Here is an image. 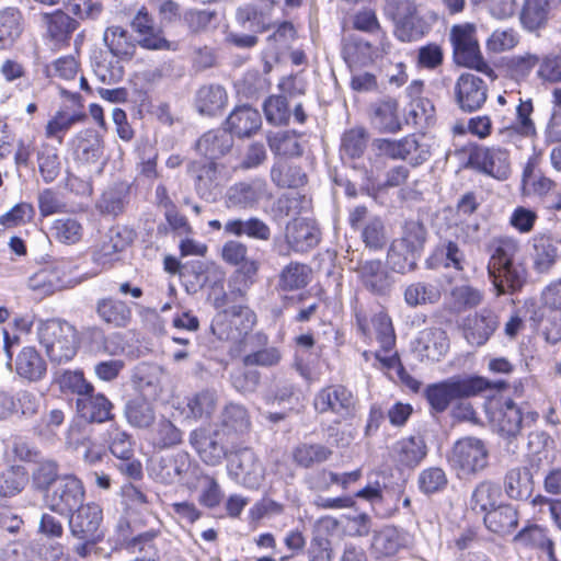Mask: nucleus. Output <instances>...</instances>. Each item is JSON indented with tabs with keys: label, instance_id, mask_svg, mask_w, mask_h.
<instances>
[{
	"label": "nucleus",
	"instance_id": "obj_1",
	"mask_svg": "<svg viewBox=\"0 0 561 561\" xmlns=\"http://www.w3.org/2000/svg\"><path fill=\"white\" fill-rule=\"evenodd\" d=\"M486 251L490 255L488 276L496 295L519 291L527 279L526 266L517 260L520 253L519 242L513 238L494 239L488 244Z\"/></svg>",
	"mask_w": 561,
	"mask_h": 561
},
{
	"label": "nucleus",
	"instance_id": "obj_2",
	"mask_svg": "<svg viewBox=\"0 0 561 561\" xmlns=\"http://www.w3.org/2000/svg\"><path fill=\"white\" fill-rule=\"evenodd\" d=\"M504 381L491 382L484 377H451L445 381L427 386L425 397L436 412L445 411L453 400L469 398L491 389H502Z\"/></svg>",
	"mask_w": 561,
	"mask_h": 561
},
{
	"label": "nucleus",
	"instance_id": "obj_3",
	"mask_svg": "<svg viewBox=\"0 0 561 561\" xmlns=\"http://www.w3.org/2000/svg\"><path fill=\"white\" fill-rule=\"evenodd\" d=\"M37 337L49 359L57 364L71 360L80 344L78 332L73 325L54 319L39 322Z\"/></svg>",
	"mask_w": 561,
	"mask_h": 561
},
{
	"label": "nucleus",
	"instance_id": "obj_4",
	"mask_svg": "<svg viewBox=\"0 0 561 561\" xmlns=\"http://www.w3.org/2000/svg\"><path fill=\"white\" fill-rule=\"evenodd\" d=\"M486 443L478 437L458 439L449 456V463L459 479H473L489 466Z\"/></svg>",
	"mask_w": 561,
	"mask_h": 561
},
{
	"label": "nucleus",
	"instance_id": "obj_5",
	"mask_svg": "<svg viewBox=\"0 0 561 561\" xmlns=\"http://www.w3.org/2000/svg\"><path fill=\"white\" fill-rule=\"evenodd\" d=\"M450 37L457 64L476 69L491 80L496 78L494 70L483 60L473 24L455 25L451 28Z\"/></svg>",
	"mask_w": 561,
	"mask_h": 561
},
{
	"label": "nucleus",
	"instance_id": "obj_6",
	"mask_svg": "<svg viewBox=\"0 0 561 561\" xmlns=\"http://www.w3.org/2000/svg\"><path fill=\"white\" fill-rule=\"evenodd\" d=\"M72 272L71 263L58 261L30 276L27 286L38 296H48L58 290L76 286L79 282L72 275Z\"/></svg>",
	"mask_w": 561,
	"mask_h": 561
},
{
	"label": "nucleus",
	"instance_id": "obj_7",
	"mask_svg": "<svg viewBox=\"0 0 561 561\" xmlns=\"http://www.w3.org/2000/svg\"><path fill=\"white\" fill-rule=\"evenodd\" d=\"M83 500V483L73 474L61 476L45 496L48 508L59 515H69Z\"/></svg>",
	"mask_w": 561,
	"mask_h": 561
},
{
	"label": "nucleus",
	"instance_id": "obj_8",
	"mask_svg": "<svg viewBox=\"0 0 561 561\" xmlns=\"http://www.w3.org/2000/svg\"><path fill=\"white\" fill-rule=\"evenodd\" d=\"M373 146L378 154L392 160H407L413 167L422 164L431 156L428 146L420 142L415 135H409L401 139H375Z\"/></svg>",
	"mask_w": 561,
	"mask_h": 561
},
{
	"label": "nucleus",
	"instance_id": "obj_9",
	"mask_svg": "<svg viewBox=\"0 0 561 561\" xmlns=\"http://www.w3.org/2000/svg\"><path fill=\"white\" fill-rule=\"evenodd\" d=\"M313 407L319 413H333L340 423L355 415L356 398L346 387L332 385L322 388L314 396Z\"/></svg>",
	"mask_w": 561,
	"mask_h": 561
},
{
	"label": "nucleus",
	"instance_id": "obj_10",
	"mask_svg": "<svg viewBox=\"0 0 561 561\" xmlns=\"http://www.w3.org/2000/svg\"><path fill=\"white\" fill-rule=\"evenodd\" d=\"M270 197L268 186L264 179L255 178L240 181L229 186L225 194V206L228 209H253L259 203Z\"/></svg>",
	"mask_w": 561,
	"mask_h": 561
},
{
	"label": "nucleus",
	"instance_id": "obj_11",
	"mask_svg": "<svg viewBox=\"0 0 561 561\" xmlns=\"http://www.w3.org/2000/svg\"><path fill=\"white\" fill-rule=\"evenodd\" d=\"M69 515V528L75 538L87 542H99L103 539L104 533L100 528L103 516L99 505H80L76 513Z\"/></svg>",
	"mask_w": 561,
	"mask_h": 561
},
{
	"label": "nucleus",
	"instance_id": "obj_12",
	"mask_svg": "<svg viewBox=\"0 0 561 561\" xmlns=\"http://www.w3.org/2000/svg\"><path fill=\"white\" fill-rule=\"evenodd\" d=\"M320 229L314 221L305 218H296L288 222L285 229L286 247L279 250L280 255H289L290 252L306 253L317 247L320 241Z\"/></svg>",
	"mask_w": 561,
	"mask_h": 561
},
{
	"label": "nucleus",
	"instance_id": "obj_13",
	"mask_svg": "<svg viewBox=\"0 0 561 561\" xmlns=\"http://www.w3.org/2000/svg\"><path fill=\"white\" fill-rule=\"evenodd\" d=\"M455 102L462 112L472 113L482 107L488 98V87L473 73H462L454 87Z\"/></svg>",
	"mask_w": 561,
	"mask_h": 561
},
{
	"label": "nucleus",
	"instance_id": "obj_14",
	"mask_svg": "<svg viewBox=\"0 0 561 561\" xmlns=\"http://www.w3.org/2000/svg\"><path fill=\"white\" fill-rule=\"evenodd\" d=\"M230 473L248 488H257L264 479V468L249 448L236 451L229 460Z\"/></svg>",
	"mask_w": 561,
	"mask_h": 561
},
{
	"label": "nucleus",
	"instance_id": "obj_15",
	"mask_svg": "<svg viewBox=\"0 0 561 561\" xmlns=\"http://www.w3.org/2000/svg\"><path fill=\"white\" fill-rule=\"evenodd\" d=\"M518 101L514 117L503 116L501 119L499 133L508 141H515L518 137H529L536 134L535 123L530 117L534 111L531 100L523 101L518 99Z\"/></svg>",
	"mask_w": 561,
	"mask_h": 561
},
{
	"label": "nucleus",
	"instance_id": "obj_16",
	"mask_svg": "<svg viewBox=\"0 0 561 561\" xmlns=\"http://www.w3.org/2000/svg\"><path fill=\"white\" fill-rule=\"evenodd\" d=\"M220 437L221 434L218 430L210 431L207 427H199L191 433L190 443L205 463L216 466L227 455Z\"/></svg>",
	"mask_w": 561,
	"mask_h": 561
},
{
	"label": "nucleus",
	"instance_id": "obj_17",
	"mask_svg": "<svg viewBox=\"0 0 561 561\" xmlns=\"http://www.w3.org/2000/svg\"><path fill=\"white\" fill-rule=\"evenodd\" d=\"M187 172L194 181L196 194L205 201L214 199L219 186L217 163L215 161H192L187 165Z\"/></svg>",
	"mask_w": 561,
	"mask_h": 561
},
{
	"label": "nucleus",
	"instance_id": "obj_18",
	"mask_svg": "<svg viewBox=\"0 0 561 561\" xmlns=\"http://www.w3.org/2000/svg\"><path fill=\"white\" fill-rule=\"evenodd\" d=\"M473 160L482 172L497 180H506L511 174L507 150L501 148H480L476 151Z\"/></svg>",
	"mask_w": 561,
	"mask_h": 561
},
{
	"label": "nucleus",
	"instance_id": "obj_19",
	"mask_svg": "<svg viewBox=\"0 0 561 561\" xmlns=\"http://www.w3.org/2000/svg\"><path fill=\"white\" fill-rule=\"evenodd\" d=\"M448 337L439 328L425 329L415 340L414 350L427 360L438 362L448 351Z\"/></svg>",
	"mask_w": 561,
	"mask_h": 561
},
{
	"label": "nucleus",
	"instance_id": "obj_20",
	"mask_svg": "<svg viewBox=\"0 0 561 561\" xmlns=\"http://www.w3.org/2000/svg\"><path fill=\"white\" fill-rule=\"evenodd\" d=\"M560 2L561 0H524L520 12L523 26L529 32L543 28L551 12L558 8Z\"/></svg>",
	"mask_w": 561,
	"mask_h": 561
},
{
	"label": "nucleus",
	"instance_id": "obj_21",
	"mask_svg": "<svg viewBox=\"0 0 561 561\" xmlns=\"http://www.w3.org/2000/svg\"><path fill=\"white\" fill-rule=\"evenodd\" d=\"M499 325L497 316L490 309H482L468 320L465 336L471 345L481 346L486 343Z\"/></svg>",
	"mask_w": 561,
	"mask_h": 561
},
{
	"label": "nucleus",
	"instance_id": "obj_22",
	"mask_svg": "<svg viewBox=\"0 0 561 561\" xmlns=\"http://www.w3.org/2000/svg\"><path fill=\"white\" fill-rule=\"evenodd\" d=\"M224 314L229 318V322L233 325L228 332L221 331L220 339L239 341L252 330L256 322L255 313L247 306L234 305L224 309Z\"/></svg>",
	"mask_w": 561,
	"mask_h": 561
},
{
	"label": "nucleus",
	"instance_id": "obj_23",
	"mask_svg": "<svg viewBox=\"0 0 561 561\" xmlns=\"http://www.w3.org/2000/svg\"><path fill=\"white\" fill-rule=\"evenodd\" d=\"M537 414L528 413L523 415L520 408L511 399L506 400L497 410L494 416L500 433L506 436H516L524 422L535 421Z\"/></svg>",
	"mask_w": 561,
	"mask_h": 561
},
{
	"label": "nucleus",
	"instance_id": "obj_24",
	"mask_svg": "<svg viewBox=\"0 0 561 561\" xmlns=\"http://www.w3.org/2000/svg\"><path fill=\"white\" fill-rule=\"evenodd\" d=\"M95 312L106 325L122 329L131 321V309L122 300L106 297L96 301Z\"/></svg>",
	"mask_w": 561,
	"mask_h": 561
},
{
	"label": "nucleus",
	"instance_id": "obj_25",
	"mask_svg": "<svg viewBox=\"0 0 561 561\" xmlns=\"http://www.w3.org/2000/svg\"><path fill=\"white\" fill-rule=\"evenodd\" d=\"M559 260V249L548 236L535 237L533 240L531 264L538 274H548Z\"/></svg>",
	"mask_w": 561,
	"mask_h": 561
},
{
	"label": "nucleus",
	"instance_id": "obj_26",
	"mask_svg": "<svg viewBox=\"0 0 561 561\" xmlns=\"http://www.w3.org/2000/svg\"><path fill=\"white\" fill-rule=\"evenodd\" d=\"M75 154L82 163L95 164L104 154L102 136L94 129L80 131L75 140Z\"/></svg>",
	"mask_w": 561,
	"mask_h": 561
},
{
	"label": "nucleus",
	"instance_id": "obj_27",
	"mask_svg": "<svg viewBox=\"0 0 561 561\" xmlns=\"http://www.w3.org/2000/svg\"><path fill=\"white\" fill-rule=\"evenodd\" d=\"M42 21L46 27L47 37L56 44L67 43L79 26L76 19L60 10L43 13Z\"/></svg>",
	"mask_w": 561,
	"mask_h": 561
},
{
	"label": "nucleus",
	"instance_id": "obj_28",
	"mask_svg": "<svg viewBox=\"0 0 561 561\" xmlns=\"http://www.w3.org/2000/svg\"><path fill=\"white\" fill-rule=\"evenodd\" d=\"M15 371L28 381H38L46 375L47 364L35 347L25 346L16 355Z\"/></svg>",
	"mask_w": 561,
	"mask_h": 561
},
{
	"label": "nucleus",
	"instance_id": "obj_29",
	"mask_svg": "<svg viewBox=\"0 0 561 561\" xmlns=\"http://www.w3.org/2000/svg\"><path fill=\"white\" fill-rule=\"evenodd\" d=\"M77 410L82 419L88 422L102 423L112 417V403L102 393L90 392L77 399Z\"/></svg>",
	"mask_w": 561,
	"mask_h": 561
},
{
	"label": "nucleus",
	"instance_id": "obj_30",
	"mask_svg": "<svg viewBox=\"0 0 561 561\" xmlns=\"http://www.w3.org/2000/svg\"><path fill=\"white\" fill-rule=\"evenodd\" d=\"M393 458L402 466L416 467L427 455L422 436H410L398 440L392 447Z\"/></svg>",
	"mask_w": 561,
	"mask_h": 561
},
{
	"label": "nucleus",
	"instance_id": "obj_31",
	"mask_svg": "<svg viewBox=\"0 0 561 561\" xmlns=\"http://www.w3.org/2000/svg\"><path fill=\"white\" fill-rule=\"evenodd\" d=\"M484 524L492 533L505 536L518 526V512L512 504H500L484 515Z\"/></svg>",
	"mask_w": 561,
	"mask_h": 561
},
{
	"label": "nucleus",
	"instance_id": "obj_32",
	"mask_svg": "<svg viewBox=\"0 0 561 561\" xmlns=\"http://www.w3.org/2000/svg\"><path fill=\"white\" fill-rule=\"evenodd\" d=\"M233 146V138L230 133L226 130H209L205 133L196 142V150L209 159V161H214L227 152Z\"/></svg>",
	"mask_w": 561,
	"mask_h": 561
},
{
	"label": "nucleus",
	"instance_id": "obj_33",
	"mask_svg": "<svg viewBox=\"0 0 561 561\" xmlns=\"http://www.w3.org/2000/svg\"><path fill=\"white\" fill-rule=\"evenodd\" d=\"M504 491L512 500H527L534 491V479L527 467L508 470L504 477Z\"/></svg>",
	"mask_w": 561,
	"mask_h": 561
},
{
	"label": "nucleus",
	"instance_id": "obj_34",
	"mask_svg": "<svg viewBox=\"0 0 561 561\" xmlns=\"http://www.w3.org/2000/svg\"><path fill=\"white\" fill-rule=\"evenodd\" d=\"M357 273L364 286L371 293L382 295L391 287L390 277L379 260L360 263Z\"/></svg>",
	"mask_w": 561,
	"mask_h": 561
},
{
	"label": "nucleus",
	"instance_id": "obj_35",
	"mask_svg": "<svg viewBox=\"0 0 561 561\" xmlns=\"http://www.w3.org/2000/svg\"><path fill=\"white\" fill-rule=\"evenodd\" d=\"M228 95L219 84L203 85L196 93L195 104L201 114L215 116L227 105Z\"/></svg>",
	"mask_w": 561,
	"mask_h": 561
},
{
	"label": "nucleus",
	"instance_id": "obj_36",
	"mask_svg": "<svg viewBox=\"0 0 561 561\" xmlns=\"http://www.w3.org/2000/svg\"><path fill=\"white\" fill-rule=\"evenodd\" d=\"M262 124L259 111L250 106H239L228 116L227 125L230 133L238 137H248L255 133Z\"/></svg>",
	"mask_w": 561,
	"mask_h": 561
},
{
	"label": "nucleus",
	"instance_id": "obj_37",
	"mask_svg": "<svg viewBox=\"0 0 561 561\" xmlns=\"http://www.w3.org/2000/svg\"><path fill=\"white\" fill-rule=\"evenodd\" d=\"M371 123L383 133H397L401 125L398 117V102L387 98L371 105Z\"/></svg>",
	"mask_w": 561,
	"mask_h": 561
},
{
	"label": "nucleus",
	"instance_id": "obj_38",
	"mask_svg": "<svg viewBox=\"0 0 561 561\" xmlns=\"http://www.w3.org/2000/svg\"><path fill=\"white\" fill-rule=\"evenodd\" d=\"M226 234L241 237L243 234L249 238L267 241L271 237L270 227L260 218L251 217L247 220L241 218L229 219L224 225Z\"/></svg>",
	"mask_w": 561,
	"mask_h": 561
},
{
	"label": "nucleus",
	"instance_id": "obj_39",
	"mask_svg": "<svg viewBox=\"0 0 561 561\" xmlns=\"http://www.w3.org/2000/svg\"><path fill=\"white\" fill-rule=\"evenodd\" d=\"M311 280V268L300 262H290L278 275L277 287L283 291L305 288Z\"/></svg>",
	"mask_w": 561,
	"mask_h": 561
},
{
	"label": "nucleus",
	"instance_id": "obj_40",
	"mask_svg": "<svg viewBox=\"0 0 561 561\" xmlns=\"http://www.w3.org/2000/svg\"><path fill=\"white\" fill-rule=\"evenodd\" d=\"M24 31V18L15 7L0 10V42L3 46L12 45Z\"/></svg>",
	"mask_w": 561,
	"mask_h": 561
},
{
	"label": "nucleus",
	"instance_id": "obj_41",
	"mask_svg": "<svg viewBox=\"0 0 561 561\" xmlns=\"http://www.w3.org/2000/svg\"><path fill=\"white\" fill-rule=\"evenodd\" d=\"M220 424L227 433L243 434L251 426L249 412L242 404L230 402L221 412Z\"/></svg>",
	"mask_w": 561,
	"mask_h": 561
},
{
	"label": "nucleus",
	"instance_id": "obj_42",
	"mask_svg": "<svg viewBox=\"0 0 561 561\" xmlns=\"http://www.w3.org/2000/svg\"><path fill=\"white\" fill-rule=\"evenodd\" d=\"M403 547V536L394 526H386L374 535L371 548L378 557H392Z\"/></svg>",
	"mask_w": 561,
	"mask_h": 561
},
{
	"label": "nucleus",
	"instance_id": "obj_43",
	"mask_svg": "<svg viewBox=\"0 0 561 561\" xmlns=\"http://www.w3.org/2000/svg\"><path fill=\"white\" fill-rule=\"evenodd\" d=\"M103 42L114 56L121 58L131 57L136 49L128 32L121 26L107 27L103 35Z\"/></svg>",
	"mask_w": 561,
	"mask_h": 561
},
{
	"label": "nucleus",
	"instance_id": "obj_44",
	"mask_svg": "<svg viewBox=\"0 0 561 561\" xmlns=\"http://www.w3.org/2000/svg\"><path fill=\"white\" fill-rule=\"evenodd\" d=\"M442 297L440 288L432 283L416 282L404 290V301L410 307L436 304Z\"/></svg>",
	"mask_w": 561,
	"mask_h": 561
},
{
	"label": "nucleus",
	"instance_id": "obj_45",
	"mask_svg": "<svg viewBox=\"0 0 561 561\" xmlns=\"http://www.w3.org/2000/svg\"><path fill=\"white\" fill-rule=\"evenodd\" d=\"M502 496L501 488L492 481L484 480L477 484L471 495L473 510L485 512L493 510Z\"/></svg>",
	"mask_w": 561,
	"mask_h": 561
},
{
	"label": "nucleus",
	"instance_id": "obj_46",
	"mask_svg": "<svg viewBox=\"0 0 561 561\" xmlns=\"http://www.w3.org/2000/svg\"><path fill=\"white\" fill-rule=\"evenodd\" d=\"M27 482L23 466L13 465L0 471V496L11 497L19 494Z\"/></svg>",
	"mask_w": 561,
	"mask_h": 561
},
{
	"label": "nucleus",
	"instance_id": "obj_47",
	"mask_svg": "<svg viewBox=\"0 0 561 561\" xmlns=\"http://www.w3.org/2000/svg\"><path fill=\"white\" fill-rule=\"evenodd\" d=\"M343 57L350 67L365 66L373 60V47L359 37H348L343 45Z\"/></svg>",
	"mask_w": 561,
	"mask_h": 561
},
{
	"label": "nucleus",
	"instance_id": "obj_48",
	"mask_svg": "<svg viewBox=\"0 0 561 561\" xmlns=\"http://www.w3.org/2000/svg\"><path fill=\"white\" fill-rule=\"evenodd\" d=\"M332 450L320 444H301L294 449L293 456L297 465L310 468L327 461Z\"/></svg>",
	"mask_w": 561,
	"mask_h": 561
},
{
	"label": "nucleus",
	"instance_id": "obj_49",
	"mask_svg": "<svg viewBox=\"0 0 561 561\" xmlns=\"http://www.w3.org/2000/svg\"><path fill=\"white\" fill-rule=\"evenodd\" d=\"M376 339L380 344L378 352L381 355H390L397 353L393 348L396 345V334L392 327L391 319L385 313L375 314L371 319Z\"/></svg>",
	"mask_w": 561,
	"mask_h": 561
},
{
	"label": "nucleus",
	"instance_id": "obj_50",
	"mask_svg": "<svg viewBox=\"0 0 561 561\" xmlns=\"http://www.w3.org/2000/svg\"><path fill=\"white\" fill-rule=\"evenodd\" d=\"M125 414L127 421L136 427H148L154 421L151 403L145 398H135L127 402Z\"/></svg>",
	"mask_w": 561,
	"mask_h": 561
},
{
	"label": "nucleus",
	"instance_id": "obj_51",
	"mask_svg": "<svg viewBox=\"0 0 561 561\" xmlns=\"http://www.w3.org/2000/svg\"><path fill=\"white\" fill-rule=\"evenodd\" d=\"M426 236L427 232L422 222L409 220L403 226L402 237L396 240V242L405 248L407 252H412L416 255L423 249Z\"/></svg>",
	"mask_w": 561,
	"mask_h": 561
},
{
	"label": "nucleus",
	"instance_id": "obj_52",
	"mask_svg": "<svg viewBox=\"0 0 561 561\" xmlns=\"http://www.w3.org/2000/svg\"><path fill=\"white\" fill-rule=\"evenodd\" d=\"M84 113H68L58 111L51 119L48 121L45 135L47 138H56L59 144L62 141V134L66 133L73 124L82 122L85 118Z\"/></svg>",
	"mask_w": 561,
	"mask_h": 561
},
{
	"label": "nucleus",
	"instance_id": "obj_53",
	"mask_svg": "<svg viewBox=\"0 0 561 561\" xmlns=\"http://www.w3.org/2000/svg\"><path fill=\"white\" fill-rule=\"evenodd\" d=\"M271 180L278 187H300L307 183V174L296 165H274L271 170Z\"/></svg>",
	"mask_w": 561,
	"mask_h": 561
},
{
	"label": "nucleus",
	"instance_id": "obj_54",
	"mask_svg": "<svg viewBox=\"0 0 561 561\" xmlns=\"http://www.w3.org/2000/svg\"><path fill=\"white\" fill-rule=\"evenodd\" d=\"M530 319L542 323L547 342L556 344L561 341V309H543L539 316L535 312Z\"/></svg>",
	"mask_w": 561,
	"mask_h": 561
},
{
	"label": "nucleus",
	"instance_id": "obj_55",
	"mask_svg": "<svg viewBox=\"0 0 561 561\" xmlns=\"http://www.w3.org/2000/svg\"><path fill=\"white\" fill-rule=\"evenodd\" d=\"M271 150L286 158L298 157L302 153L301 145L295 134L288 131L277 133L268 137Z\"/></svg>",
	"mask_w": 561,
	"mask_h": 561
},
{
	"label": "nucleus",
	"instance_id": "obj_56",
	"mask_svg": "<svg viewBox=\"0 0 561 561\" xmlns=\"http://www.w3.org/2000/svg\"><path fill=\"white\" fill-rule=\"evenodd\" d=\"M360 237L365 245L371 250H380L387 243L383 221L380 217H371L362 227Z\"/></svg>",
	"mask_w": 561,
	"mask_h": 561
},
{
	"label": "nucleus",
	"instance_id": "obj_57",
	"mask_svg": "<svg viewBox=\"0 0 561 561\" xmlns=\"http://www.w3.org/2000/svg\"><path fill=\"white\" fill-rule=\"evenodd\" d=\"M130 241V231L127 229H110L99 248L100 256L110 259L112 255L125 250Z\"/></svg>",
	"mask_w": 561,
	"mask_h": 561
},
{
	"label": "nucleus",
	"instance_id": "obj_58",
	"mask_svg": "<svg viewBox=\"0 0 561 561\" xmlns=\"http://www.w3.org/2000/svg\"><path fill=\"white\" fill-rule=\"evenodd\" d=\"M217 401L215 391L203 390L188 400L187 408L195 419H209L216 410Z\"/></svg>",
	"mask_w": 561,
	"mask_h": 561
},
{
	"label": "nucleus",
	"instance_id": "obj_59",
	"mask_svg": "<svg viewBox=\"0 0 561 561\" xmlns=\"http://www.w3.org/2000/svg\"><path fill=\"white\" fill-rule=\"evenodd\" d=\"M387 263L397 273H409L416 266V255L407 252L405 248L393 241L388 251Z\"/></svg>",
	"mask_w": 561,
	"mask_h": 561
},
{
	"label": "nucleus",
	"instance_id": "obj_60",
	"mask_svg": "<svg viewBox=\"0 0 561 561\" xmlns=\"http://www.w3.org/2000/svg\"><path fill=\"white\" fill-rule=\"evenodd\" d=\"M58 383L62 391H70L79 398L94 391V387L89 382L82 371L66 370L58 378Z\"/></svg>",
	"mask_w": 561,
	"mask_h": 561
},
{
	"label": "nucleus",
	"instance_id": "obj_61",
	"mask_svg": "<svg viewBox=\"0 0 561 561\" xmlns=\"http://www.w3.org/2000/svg\"><path fill=\"white\" fill-rule=\"evenodd\" d=\"M435 107L426 98H414L407 114V122L413 125H430L434 118Z\"/></svg>",
	"mask_w": 561,
	"mask_h": 561
},
{
	"label": "nucleus",
	"instance_id": "obj_62",
	"mask_svg": "<svg viewBox=\"0 0 561 561\" xmlns=\"http://www.w3.org/2000/svg\"><path fill=\"white\" fill-rule=\"evenodd\" d=\"M38 167L45 182H53L60 171L57 149L49 145H43L38 151Z\"/></svg>",
	"mask_w": 561,
	"mask_h": 561
},
{
	"label": "nucleus",
	"instance_id": "obj_63",
	"mask_svg": "<svg viewBox=\"0 0 561 561\" xmlns=\"http://www.w3.org/2000/svg\"><path fill=\"white\" fill-rule=\"evenodd\" d=\"M58 471V463L54 460L38 462L32 473L35 488L41 491H47L60 478Z\"/></svg>",
	"mask_w": 561,
	"mask_h": 561
},
{
	"label": "nucleus",
	"instance_id": "obj_64",
	"mask_svg": "<svg viewBox=\"0 0 561 561\" xmlns=\"http://www.w3.org/2000/svg\"><path fill=\"white\" fill-rule=\"evenodd\" d=\"M366 145V130L363 127H355L344 133L341 150L351 158H358L364 153Z\"/></svg>",
	"mask_w": 561,
	"mask_h": 561
}]
</instances>
